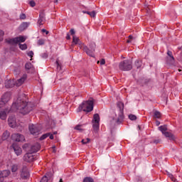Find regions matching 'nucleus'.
<instances>
[{
  "label": "nucleus",
  "mask_w": 182,
  "mask_h": 182,
  "mask_svg": "<svg viewBox=\"0 0 182 182\" xmlns=\"http://www.w3.org/2000/svg\"><path fill=\"white\" fill-rule=\"evenodd\" d=\"M12 107H16L18 110L19 113L21 114H28L32 112L33 109V105L32 103L26 102V95L22 94L20 97H18L16 102L13 103Z\"/></svg>",
  "instance_id": "nucleus-1"
},
{
  "label": "nucleus",
  "mask_w": 182,
  "mask_h": 182,
  "mask_svg": "<svg viewBox=\"0 0 182 182\" xmlns=\"http://www.w3.org/2000/svg\"><path fill=\"white\" fill-rule=\"evenodd\" d=\"M117 106L119 112L118 117L112 119L111 122V133H113V129H116V127L122 124L124 120V104L122 102H118Z\"/></svg>",
  "instance_id": "nucleus-2"
},
{
  "label": "nucleus",
  "mask_w": 182,
  "mask_h": 182,
  "mask_svg": "<svg viewBox=\"0 0 182 182\" xmlns=\"http://www.w3.org/2000/svg\"><path fill=\"white\" fill-rule=\"evenodd\" d=\"M95 107V104L93 100H89L87 101H83L78 107V112H86V113H90L92 112L93 108Z\"/></svg>",
  "instance_id": "nucleus-3"
},
{
  "label": "nucleus",
  "mask_w": 182,
  "mask_h": 182,
  "mask_svg": "<svg viewBox=\"0 0 182 182\" xmlns=\"http://www.w3.org/2000/svg\"><path fill=\"white\" fill-rule=\"evenodd\" d=\"M119 69L124 72H129L133 69V63L131 60H124L119 63Z\"/></svg>",
  "instance_id": "nucleus-4"
},
{
  "label": "nucleus",
  "mask_w": 182,
  "mask_h": 182,
  "mask_svg": "<svg viewBox=\"0 0 182 182\" xmlns=\"http://www.w3.org/2000/svg\"><path fill=\"white\" fill-rule=\"evenodd\" d=\"M96 49V43L95 42H91L89 44V47L85 46L83 48L84 52L90 58H95V50Z\"/></svg>",
  "instance_id": "nucleus-5"
},
{
  "label": "nucleus",
  "mask_w": 182,
  "mask_h": 182,
  "mask_svg": "<svg viewBox=\"0 0 182 182\" xmlns=\"http://www.w3.org/2000/svg\"><path fill=\"white\" fill-rule=\"evenodd\" d=\"M92 123L95 133H97L100 127V116L99 115V114H95L93 115Z\"/></svg>",
  "instance_id": "nucleus-6"
},
{
  "label": "nucleus",
  "mask_w": 182,
  "mask_h": 182,
  "mask_svg": "<svg viewBox=\"0 0 182 182\" xmlns=\"http://www.w3.org/2000/svg\"><path fill=\"white\" fill-rule=\"evenodd\" d=\"M28 130L33 136H38L41 133V128L38 125L31 124L28 126Z\"/></svg>",
  "instance_id": "nucleus-7"
},
{
  "label": "nucleus",
  "mask_w": 182,
  "mask_h": 182,
  "mask_svg": "<svg viewBox=\"0 0 182 182\" xmlns=\"http://www.w3.org/2000/svg\"><path fill=\"white\" fill-rule=\"evenodd\" d=\"M11 139L13 141L20 143L21 141H23L25 140V136L21 134H13L11 135Z\"/></svg>",
  "instance_id": "nucleus-8"
},
{
  "label": "nucleus",
  "mask_w": 182,
  "mask_h": 182,
  "mask_svg": "<svg viewBox=\"0 0 182 182\" xmlns=\"http://www.w3.org/2000/svg\"><path fill=\"white\" fill-rule=\"evenodd\" d=\"M11 149H13L16 156H21L22 154V148L20 147L18 145V144L16 143L12 144V145L11 146Z\"/></svg>",
  "instance_id": "nucleus-9"
},
{
  "label": "nucleus",
  "mask_w": 182,
  "mask_h": 182,
  "mask_svg": "<svg viewBox=\"0 0 182 182\" xmlns=\"http://www.w3.org/2000/svg\"><path fill=\"white\" fill-rule=\"evenodd\" d=\"M29 176V171H28V168H26V167L25 166L23 167L21 173V178H22V180H28Z\"/></svg>",
  "instance_id": "nucleus-10"
},
{
  "label": "nucleus",
  "mask_w": 182,
  "mask_h": 182,
  "mask_svg": "<svg viewBox=\"0 0 182 182\" xmlns=\"http://www.w3.org/2000/svg\"><path fill=\"white\" fill-rule=\"evenodd\" d=\"M11 171L9 170L0 171V182H4L5 178L9 176Z\"/></svg>",
  "instance_id": "nucleus-11"
},
{
  "label": "nucleus",
  "mask_w": 182,
  "mask_h": 182,
  "mask_svg": "<svg viewBox=\"0 0 182 182\" xmlns=\"http://www.w3.org/2000/svg\"><path fill=\"white\" fill-rule=\"evenodd\" d=\"M41 149V144H36L34 145H32L28 150V152L30 154H33L34 153H38L39 150Z\"/></svg>",
  "instance_id": "nucleus-12"
},
{
  "label": "nucleus",
  "mask_w": 182,
  "mask_h": 182,
  "mask_svg": "<svg viewBox=\"0 0 182 182\" xmlns=\"http://www.w3.org/2000/svg\"><path fill=\"white\" fill-rule=\"evenodd\" d=\"M46 14H45V11H41L40 14H39V17H38V25H43V23H42V22H43V21H46Z\"/></svg>",
  "instance_id": "nucleus-13"
},
{
  "label": "nucleus",
  "mask_w": 182,
  "mask_h": 182,
  "mask_svg": "<svg viewBox=\"0 0 182 182\" xmlns=\"http://www.w3.org/2000/svg\"><path fill=\"white\" fill-rule=\"evenodd\" d=\"M4 85L6 89H11V87H14V86H15V81L11 80H6L5 81Z\"/></svg>",
  "instance_id": "nucleus-14"
},
{
  "label": "nucleus",
  "mask_w": 182,
  "mask_h": 182,
  "mask_svg": "<svg viewBox=\"0 0 182 182\" xmlns=\"http://www.w3.org/2000/svg\"><path fill=\"white\" fill-rule=\"evenodd\" d=\"M8 123H9V127H11L12 129H14V127L16 126V124H15V117H10L8 119Z\"/></svg>",
  "instance_id": "nucleus-15"
},
{
  "label": "nucleus",
  "mask_w": 182,
  "mask_h": 182,
  "mask_svg": "<svg viewBox=\"0 0 182 182\" xmlns=\"http://www.w3.org/2000/svg\"><path fill=\"white\" fill-rule=\"evenodd\" d=\"M25 161H28V163H31V161H33V155L32 154L28 153L26 154L25 156Z\"/></svg>",
  "instance_id": "nucleus-16"
},
{
  "label": "nucleus",
  "mask_w": 182,
  "mask_h": 182,
  "mask_svg": "<svg viewBox=\"0 0 182 182\" xmlns=\"http://www.w3.org/2000/svg\"><path fill=\"white\" fill-rule=\"evenodd\" d=\"M29 25H31V23L29 22H23L19 26V31H25V29H26Z\"/></svg>",
  "instance_id": "nucleus-17"
},
{
  "label": "nucleus",
  "mask_w": 182,
  "mask_h": 182,
  "mask_svg": "<svg viewBox=\"0 0 182 182\" xmlns=\"http://www.w3.org/2000/svg\"><path fill=\"white\" fill-rule=\"evenodd\" d=\"M1 99L6 103H8L9 100L11 99V95H9V93L6 92L1 96Z\"/></svg>",
  "instance_id": "nucleus-18"
},
{
  "label": "nucleus",
  "mask_w": 182,
  "mask_h": 182,
  "mask_svg": "<svg viewBox=\"0 0 182 182\" xmlns=\"http://www.w3.org/2000/svg\"><path fill=\"white\" fill-rule=\"evenodd\" d=\"M163 134L165 136V137H168L169 140H175L176 137L171 132H165L163 133Z\"/></svg>",
  "instance_id": "nucleus-19"
},
{
  "label": "nucleus",
  "mask_w": 182,
  "mask_h": 182,
  "mask_svg": "<svg viewBox=\"0 0 182 182\" xmlns=\"http://www.w3.org/2000/svg\"><path fill=\"white\" fill-rule=\"evenodd\" d=\"M18 38L17 37H16V38H13L7 40V43H9V45H16L18 44Z\"/></svg>",
  "instance_id": "nucleus-20"
},
{
  "label": "nucleus",
  "mask_w": 182,
  "mask_h": 182,
  "mask_svg": "<svg viewBox=\"0 0 182 182\" xmlns=\"http://www.w3.org/2000/svg\"><path fill=\"white\" fill-rule=\"evenodd\" d=\"M9 136H11V133H9V131L6 130L3 133L1 139L3 141L8 140Z\"/></svg>",
  "instance_id": "nucleus-21"
},
{
  "label": "nucleus",
  "mask_w": 182,
  "mask_h": 182,
  "mask_svg": "<svg viewBox=\"0 0 182 182\" xmlns=\"http://www.w3.org/2000/svg\"><path fill=\"white\" fill-rule=\"evenodd\" d=\"M46 124L48 126V129H55L56 126V123L53 120H49Z\"/></svg>",
  "instance_id": "nucleus-22"
},
{
  "label": "nucleus",
  "mask_w": 182,
  "mask_h": 182,
  "mask_svg": "<svg viewBox=\"0 0 182 182\" xmlns=\"http://www.w3.org/2000/svg\"><path fill=\"white\" fill-rule=\"evenodd\" d=\"M138 83H139V85H141V86H143L144 85H146V83H149V80L142 77V78H139L138 80Z\"/></svg>",
  "instance_id": "nucleus-23"
},
{
  "label": "nucleus",
  "mask_w": 182,
  "mask_h": 182,
  "mask_svg": "<svg viewBox=\"0 0 182 182\" xmlns=\"http://www.w3.org/2000/svg\"><path fill=\"white\" fill-rule=\"evenodd\" d=\"M82 14H87V15H90L91 18H95L96 16V11H82Z\"/></svg>",
  "instance_id": "nucleus-24"
},
{
  "label": "nucleus",
  "mask_w": 182,
  "mask_h": 182,
  "mask_svg": "<svg viewBox=\"0 0 182 182\" xmlns=\"http://www.w3.org/2000/svg\"><path fill=\"white\" fill-rule=\"evenodd\" d=\"M159 130L161 132L162 134H164V133H166V132H167V125H161L159 127Z\"/></svg>",
  "instance_id": "nucleus-25"
},
{
  "label": "nucleus",
  "mask_w": 182,
  "mask_h": 182,
  "mask_svg": "<svg viewBox=\"0 0 182 182\" xmlns=\"http://www.w3.org/2000/svg\"><path fill=\"white\" fill-rule=\"evenodd\" d=\"M33 68V65H32V63L28 62L25 64V69L26 70H31Z\"/></svg>",
  "instance_id": "nucleus-26"
},
{
  "label": "nucleus",
  "mask_w": 182,
  "mask_h": 182,
  "mask_svg": "<svg viewBox=\"0 0 182 182\" xmlns=\"http://www.w3.org/2000/svg\"><path fill=\"white\" fill-rule=\"evenodd\" d=\"M0 119H1V120H6V112L5 111L0 112Z\"/></svg>",
  "instance_id": "nucleus-27"
},
{
  "label": "nucleus",
  "mask_w": 182,
  "mask_h": 182,
  "mask_svg": "<svg viewBox=\"0 0 182 182\" xmlns=\"http://www.w3.org/2000/svg\"><path fill=\"white\" fill-rule=\"evenodd\" d=\"M26 78L25 77H21L17 80V82L16 83V86H21L25 82Z\"/></svg>",
  "instance_id": "nucleus-28"
},
{
  "label": "nucleus",
  "mask_w": 182,
  "mask_h": 182,
  "mask_svg": "<svg viewBox=\"0 0 182 182\" xmlns=\"http://www.w3.org/2000/svg\"><path fill=\"white\" fill-rule=\"evenodd\" d=\"M80 40L76 36H73V43L74 45H78Z\"/></svg>",
  "instance_id": "nucleus-29"
},
{
  "label": "nucleus",
  "mask_w": 182,
  "mask_h": 182,
  "mask_svg": "<svg viewBox=\"0 0 182 182\" xmlns=\"http://www.w3.org/2000/svg\"><path fill=\"white\" fill-rule=\"evenodd\" d=\"M167 55L171 58V63H173V62L174 61V56H173V52L168 50Z\"/></svg>",
  "instance_id": "nucleus-30"
},
{
  "label": "nucleus",
  "mask_w": 182,
  "mask_h": 182,
  "mask_svg": "<svg viewBox=\"0 0 182 182\" xmlns=\"http://www.w3.org/2000/svg\"><path fill=\"white\" fill-rule=\"evenodd\" d=\"M18 46L21 50H26V49H28V46L26 45V43H24V44L18 43Z\"/></svg>",
  "instance_id": "nucleus-31"
},
{
  "label": "nucleus",
  "mask_w": 182,
  "mask_h": 182,
  "mask_svg": "<svg viewBox=\"0 0 182 182\" xmlns=\"http://www.w3.org/2000/svg\"><path fill=\"white\" fill-rule=\"evenodd\" d=\"M83 182H95L93 178L87 176L83 179Z\"/></svg>",
  "instance_id": "nucleus-32"
},
{
  "label": "nucleus",
  "mask_w": 182,
  "mask_h": 182,
  "mask_svg": "<svg viewBox=\"0 0 182 182\" xmlns=\"http://www.w3.org/2000/svg\"><path fill=\"white\" fill-rule=\"evenodd\" d=\"M154 116L156 117V119H160L161 117V113L159 111H155L154 112Z\"/></svg>",
  "instance_id": "nucleus-33"
},
{
  "label": "nucleus",
  "mask_w": 182,
  "mask_h": 182,
  "mask_svg": "<svg viewBox=\"0 0 182 182\" xmlns=\"http://www.w3.org/2000/svg\"><path fill=\"white\" fill-rule=\"evenodd\" d=\"M135 66H136V69H140L141 68V61L136 60L135 61Z\"/></svg>",
  "instance_id": "nucleus-34"
},
{
  "label": "nucleus",
  "mask_w": 182,
  "mask_h": 182,
  "mask_svg": "<svg viewBox=\"0 0 182 182\" xmlns=\"http://www.w3.org/2000/svg\"><path fill=\"white\" fill-rule=\"evenodd\" d=\"M11 171L12 173H16V171H18V165L16 164L12 165Z\"/></svg>",
  "instance_id": "nucleus-35"
},
{
  "label": "nucleus",
  "mask_w": 182,
  "mask_h": 182,
  "mask_svg": "<svg viewBox=\"0 0 182 182\" xmlns=\"http://www.w3.org/2000/svg\"><path fill=\"white\" fill-rule=\"evenodd\" d=\"M49 134H43L40 138L39 140L42 141V140H45V139H48V137H49Z\"/></svg>",
  "instance_id": "nucleus-36"
},
{
  "label": "nucleus",
  "mask_w": 182,
  "mask_h": 182,
  "mask_svg": "<svg viewBox=\"0 0 182 182\" xmlns=\"http://www.w3.org/2000/svg\"><path fill=\"white\" fill-rule=\"evenodd\" d=\"M18 39V43H19V42L23 43L26 41V38H25V37L23 36H19V37H16Z\"/></svg>",
  "instance_id": "nucleus-37"
},
{
  "label": "nucleus",
  "mask_w": 182,
  "mask_h": 182,
  "mask_svg": "<svg viewBox=\"0 0 182 182\" xmlns=\"http://www.w3.org/2000/svg\"><path fill=\"white\" fill-rule=\"evenodd\" d=\"M128 117H129V120H132V121L137 120V117L134 114H131L128 116Z\"/></svg>",
  "instance_id": "nucleus-38"
},
{
  "label": "nucleus",
  "mask_w": 182,
  "mask_h": 182,
  "mask_svg": "<svg viewBox=\"0 0 182 182\" xmlns=\"http://www.w3.org/2000/svg\"><path fill=\"white\" fill-rule=\"evenodd\" d=\"M45 176H46L47 177H48V178H51V177H53V173H52V171H48V172H47L46 173V175Z\"/></svg>",
  "instance_id": "nucleus-39"
},
{
  "label": "nucleus",
  "mask_w": 182,
  "mask_h": 182,
  "mask_svg": "<svg viewBox=\"0 0 182 182\" xmlns=\"http://www.w3.org/2000/svg\"><path fill=\"white\" fill-rule=\"evenodd\" d=\"M21 73V70H19V68H15L14 70V74L16 75V76H18V75H19Z\"/></svg>",
  "instance_id": "nucleus-40"
},
{
  "label": "nucleus",
  "mask_w": 182,
  "mask_h": 182,
  "mask_svg": "<svg viewBox=\"0 0 182 182\" xmlns=\"http://www.w3.org/2000/svg\"><path fill=\"white\" fill-rule=\"evenodd\" d=\"M38 46H41L42 45H45V40L44 39H39L37 42Z\"/></svg>",
  "instance_id": "nucleus-41"
},
{
  "label": "nucleus",
  "mask_w": 182,
  "mask_h": 182,
  "mask_svg": "<svg viewBox=\"0 0 182 182\" xmlns=\"http://www.w3.org/2000/svg\"><path fill=\"white\" fill-rule=\"evenodd\" d=\"M48 181H49V178H48L47 176L45 175L44 176H43L40 182H48Z\"/></svg>",
  "instance_id": "nucleus-42"
},
{
  "label": "nucleus",
  "mask_w": 182,
  "mask_h": 182,
  "mask_svg": "<svg viewBox=\"0 0 182 182\" xmlns=\"http://www.w3.org/2000/svg\"><path fill=\"white\" fill-rule=\"evenodd\" d=\"M89 141H90V139H89V138H87L86 139H82V141H81L82 144H87V143H89Z\"/></svg>",
  "instance_id": "nucleus-43"
},
{
  "label": "nucleus",
  "mask_w": 182,
  "mask_h": 182,
  "mask_svg": "<svg viewBox=\"0 0 182 182\" xmlns=\"http://www.w3.org/2000/svg\"><path fill=\"white\" fill-rule=\"evenodd\" d=\"M82 125L78 124L75 127V130H78L79 132H83V129L81 128Z\"/></svg>",
  "instance_id": "nucleus-44"
},
{
  "label": "nucleus",
  "mask_w": 182,
  "mask_h": 182,
  "mask_svg": "<svg viewBox=\"0 0 182 182\" xmlns=\"http://www.w3.org/2000/svg\"><path fill=\"white\" fill-rule=\"evenodd\" d=\"M146 11L147 15L150 16L151 15V10L149 7V6H146Z\"/></svg>",
  "instance_id": "nucleus-45"
},
{
  "label": "nucleus",
  "mask_w": 182,
  "mask_h": 182,
  "mask_svg": "<svg viewBox=\"0 0 182 182\" xmlns=\"http://www.w3.org/2000/svg\"><path fill=\"white\" fill-rule=\"evenodd\" d=\"M43 59H48V53H43L41 55Z\"/></svg>",
  "instance_id": "nucleus-46"
},
{
  "label": "nucleus",
  "mask_w": 182,
  "mask_h": 182,
  "mask_svg": "<svg viewBox=\"0 0 182 182\" xmlns=\"http://www.w3.org/2000/svg\"><path fill=\"white\" fill-rule=\"evenodd\" d=\"M4 31L2 30H0V42H1V41H4Z\"/></svg>",
  "instance_id": "nucleus-47"
},
{
  "label": "nucleus",
  "mask_w": 182,
  "mask_h": 182,
  "mask_svg": "<svg viewBox=\"0 0 182 182\" xmlns=\"http://www.w3.org/2000/svg\"><path fill=\"white\" fill-rule=\"evenodd\" d=\"M29 5L31 8H33L36 5V3H35V1L31 0L29 1Z\"/></svg>",
  "instance_id": "nucleus-48"
},
{
  "label": "nucleus",
  "mask_w": 182,
  "mask_h": 182,
  "mask_svg": "<svg viewBox=\"0 0 182 182\" xmlns=\"http://www.w3.org/2000/svg\"><path fill=\"white\" fill-rule=\"evenodd\" d=\"M56 65H57V69L58 70H62V66L60 65V64H59V62L56 61Z\"/></svg>",
  "instance_id": "nucleus-49"
},
{
  "label": "nucleus",
  "mask_w": 182,
  "mask_h": 182,
  "mask_svg": "<svg viewBox=\"0 0 182 182\" xmlns=\"http://www.w3.org/2000/svg\"><path fill=\"white\" fill-rule=\"evenodd\" d=\"M27 55L30 58H33V51L31 50L28 53H27Z\"/></svg>",
  "instance_id": "nucleus-50"
},
{
  "label": "nucleus",
  "mask_w": 182,
  "mask_h": 182,
  "mask_svg": "<svg viewBox=\"0 0 182 182\" xmlns=\"http://www.w3.org/2000/svg\"><path fill=\"white\" fill-rule=\"evenodd\" d=\"M4 105H6V102L4 101V100L1 99L0 101V107H2Z\"/></svg>",
  "instance_id": "nucleus-51"
},
{
  "label": "nucleus",
  "mask_w": 182,
  "mask_h": 182,
  "mask_svg": "<svg viewBox=\"0 0 182 182\" xmlns=\"http://www.w3.org/2000/svg\"><path fill=\"white\" fill-rule=\"evenodd\" d=\"M20 19H26V15L25 14H21L20 15Z\"/></svg>",
  "instance_id": "nucleus-52"
},
{
  "label": "nucleus",
  "mask_w": 182,
  "mask_h": 182,
  "mask_svg": "<svg viewBox=\"0 0 182 182\" xmlns=\"http://www.w3.org/2000/svg\"><path fill=\"white\" fill-rule=\"evenodd\" d=\"M41 32H43V33H46V35H48V33H49V31H48L46 29H45V28H43L42 30H41Z\"/></svg>",
  "instance_id": "nucleus-53"
},
{
  "label": "nucleus",
  "mask_w": 182,
  "mask_h": 182,
  "mask_svg": "<svg viewBox=\"0 0 182 182\" xmlns=\"http://www.w3.org/2000/svg\"><path fill=\"white\" fill-rule=\"evenodd\" d=\"M48 134H50L48 137H50V140H53L54 139L53 134L50 132H48Z\"/></svg>",
  "instance_id": "nucleus-54"
},
{
  "label": "nucleus",
  "mask_w": 182,
  "mask_h": 182,
  "mask_svg": "<svg viewBox=\"0 0 182 182\" xmlns=\"http://www.w3.org/2000/svg\"><path fill=\"white\" fill-rule=\"evenodd\" d=\"M70 33H71V35H75V33H76V32L75 31V29L71 28L70 30Z\"/></svg>",
  "instance_id": "nucleus-55"
},
{
  "label": "nucleus",
  "mask_w": 182,
  "mask_h": 182,
  "mask_svg": "<svg viewBox=\"0 0 182 182\" xmlns=\"http://www.w3.org/2000/svg\"><path fill=\"white\" fill-rule=\"evenodd\" d=\"M65 38L67 39V41L70 40V34H69V33H67Z\"/></svg>",
  "instance_id": "nucleus-56"
},
{
  "label": "nucleus",
  "mask_w": 182,
  "mask_h": 182,
  "mask_svg": "<svg viewBox=\"0 0 182 182\" xmlns=\"http://www.w3.org/2000/svg\"><path fill=\"white\" fill-rule=\"evenodd\" d=\"M105 63H106V60L102 58L100 61V65H105Z\"/></svg>",
  "instance_id": "nucleus-57"
},
{
  "label": "nucleus",
  "mask_w": 182,
  "mask_h": 182,
  "mask_svg": "<svg viewBox=\"0 0 182 182\" xmlns=\"http://www.w3.org/2000/svg\"><path fill=\"white\" fill-rule=\"evenodd\" d=\"M154 143L155 144H159V143H160V139H155V140H154Z\"/></svg>",
  "instance_id": "nucleus-58"
},
{
  "label": "nucleus",
  "mask_w": 182,
  "mask_h": 182,
  "mask_svg": "<svg viewBox=\"0 0 182 182\" xmlns=\"http://www.w3.org/2000/svg\"><path fill=\"white\" fill-rule=\"evenodd\" d=\"M156 126H160V121L156 120Z\"/></svg>",
  "instance_id": "nucleus-59"
},
{
  "label": "nucleus",
  "mask_w": 182,
  "mask_h": 182,
  "mask_svg": "<svg viewBox=\"0 0 182 182\" xmlns=\"http://www.w3.org/2000/svg\"><path fill=\"white\" fill-rule=\"evenodd\" d=\"M168 176L170 177V178H173V174L168 173Z\"/></svg>",
  "instance_id": "nucleus-60"
},
{
  "label": "nucleus",
  "mask_w": 182,
  "mask_h": 182,
  "mask_svg": "<svg viewBox=\"0 0 182 182\" xmlns=\"http://www.w3.org/2000/svg\"><path fill=\"white\" fill-rule=\"evenodd\" d=\"M129 39H134V37H133V36L130 35L129 36Z\"/></svg>",
  "instance_id": "nucleus-61"
},
{
  "label": "nucleus",
  "mask_w": 182,
  "mask_h": 182,
  "mask_svg": "<svg viewBox=\"0 0 182 182\" xmlns=\"http://www.w3.org/2000/svg\"><path fill=\"white\" fill-rule=\"evenodd\" d=\"M53 149H53V153H56V150L55 149H56V146H53Z\"/></svg>",
  "instance_id": "nucleus-62"
},
{
  "label": "nucleus",
  "mask_w": 182,
  "mask_h": 182,
  "mask_svg": "<svg viewBox=\"0 0 182 182\" xmlns=\"http://www.w3.org/2000/svg\"><path fill=\"white\" fill-rule=\"evenodd\" d=\"M178 49L181 51L182 53V46L181 47H178Z\"/></svg>",
  "instance_id": "nucleus-63"
},
{
  "label": "nucleus",
  "mask_w": 182,
  "mask_h": 182,
  "mask_svg": "<svg viewBox=\"0 0 182 182\" xmlns=\"http://www.w3.org/2000/svg\"><path fill=\"white\" fill-rule=\"evenodd\" d=\"M127 43H130V42H132V41H130V39H128V40L127 41Z\"/></svg>",
  "instance_id": "nucleus-64"
}]
</instances>
